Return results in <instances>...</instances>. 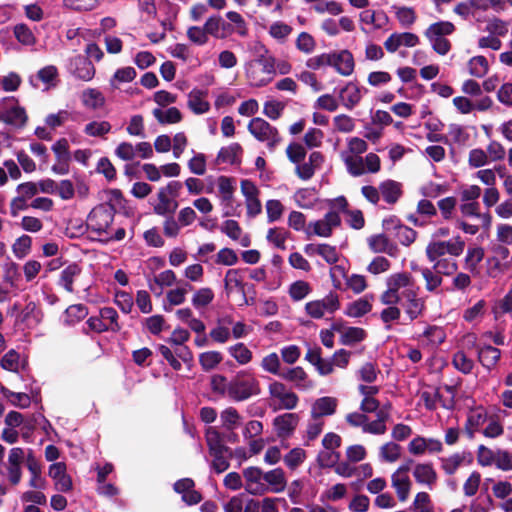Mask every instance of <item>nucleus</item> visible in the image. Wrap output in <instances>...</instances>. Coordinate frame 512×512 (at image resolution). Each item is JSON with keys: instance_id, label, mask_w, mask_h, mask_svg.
Returning a JSON list of instances; mask_svg holds the SVG:
<instances>
[{"instance_id": "nucleus-1", "label": "nucleus", "mask_w": 512, "mask_h": 512, "mask_svg": "<svg viewBox=\"0 0 512 512\" xmlns=\"http://www.w3.org/2000/svg\"><path fill=\"white\" fill-rule=\"evenodd\" d=\"M416 290L419 287L409 273H394L386 278V290L380 295V301L384 305L398 304Z\"/></svg>"}, {"instance_id": "nucleus-2", "label": "nucleus", "mask_w": 512, "mask_h": 512, "mask_svg": "<svg viewBox=\"0 0 512 512\" xmlns=\"http://www.w3.org/2000/svg\"><path fill=\"white\" fill-rule=\"evenodd\" d=\"M416 290L419 287L409 273H394L386 278V290L380 295V301L384 305L398 304Z\"/></svg>"}, {"instance_id": "nucleus-3", "label": "nucleus", "mask_w": 512, "mask_h": 512, "mask_svg": "<svg viewBox=\"0 0 512 512\" xmlns=\"http://www.w3.org/2000/svg\"><path fill=\"white\" fill-rule=\"evenodd\" d=\"M260 393V383L249 370H240L229 381L228 397L240 402Z\"/></svg>"}, {"instance_id": "nucleus-4", "label": "nucleus", "mask_w": 512, "mask_h": 512, "mask_svg": "<svg viewBox=\"0 0 512 512\" xmlns=\"http://www.w3.org/2000/svg\"><path fill=\"white\" fill-rule=\"evenodd\" d=\"M245 71L252 86H265L272 81L275 74V58L259 55L256 59L246 64Z\"/></svg>"}, {"instance_id": "nucleus-5", "label": "nucleus", "mask_w": 512, "mask_h": 512, "mask_svg": "<svg viewBox=\"0 0 512 512\" xmlns=\"http://www.w3.org/2000/svg\"><path fill=\"white\" fill-rule=\"evenodd\" d=\"M464 249L465 242L460 236H455L448 241L431 238L426 246L425 253L429 261H435L445 258L446 255L458 257L463 253Z\"/></svg>"}, {"instance_id": "nucleus-6", "label": "nucleus", "mask_w": 512, "mask_h": 512, "mask_svg": "<svg viewBox=\"0 0 512 512\" xmlns=\"http://www.w3.org/2000/svg\"><path fill=\"white\" fill-rule=\"evenodd\" d=\"M347 146L348 148L340 153V157L349 174L354 177L361 176L363 172L359 168L361 154L367 150L368 145L365 140L359 137H350L347 140Z\"/></svg>"}, {"instance_id": "nucleus-7", "label": "nucleus", "mask_w": 512, "mask_h": 512, "mask_svg": "<svg viewBox=\"0 0 512 512\" xmlns=\"http://www.w3.org/2000/svg\"><path fill=\"white\" fill-rule=\"evenodd\" d=\"M115 215L114 208L109 204H101L95 207L87 218V226L100 237L108 234V230Z\"/></svg>"}, {"instance_id": "nucleus-8", "label": "nucleus", "mask_w": 512, "mask_h": 512, "mask_svg": "<svg viewBox=\"0 0 512 512\" xmlns=\"http://www.w3.org/2000/svg\"><path fill=\"white\" fill-rule=\"evenodd\" d=\"M249 132L259 141L273 149L279 142L278 130L260 117L253 118L248 124Z\"/></svg>"}, {"instance_id": "nucleus-9", "label": "nucleus", "mask_w": 512, "mask_h": 512, "mask_svg": "<svg viewBox=\"0 0 512 512\" xmlns=\"http://www.w3.org/2000/svg\"><path fill=\"white\" fill-rule=\"evenodd\" d=\"M2 109L5 124L16 128H22L23 126H25L28 117L25 109L19 104L16 98H3Z\"/></svg>"}, {"instance_id": "nucleus-10", "label": "nucleus", "mask_w": 512, "mask_h": 512, "mask_svg": "<svg viewBox=\"0 0 512 512\" xmlns=\"http://www.w3.org/2000/svg\"><path fill=\"white\" fill-rule=\"evenodd\" d=\"M340 224V215L336 211H328L322 219L310 222L307 225L306 234L326 238L331 236L333 230Z\"/></svg>"}, {"instance_id": "nucleus-11", "label": "nucleus", "mask_w": 512, "mask_h": 512, "mask_svg": "<svg viewBox=\"0 0 512 512\" xmlns=\"http://www.w3.org/2000/svg\"><path fill=\"white\" fill-rule=\"evenodd\" d=\"M225 17L228 21L219 15V26L222 39H226L234 33L240 36H245L247 34V24L240 13L236 11H228L225 14Z\"/></svg>"}, {"instance_id": "nucleus-12", "label": "nucleus", "mask_w": 512, "mask_h": 512, "mask_svg": "<svg viewBox=\"0 0 512 512\" xmlns=\"http://www.w3.org/2000/svg\"><path fill=\"white\" fill-rule=\"evenodd\" d=\"M68 72L78 80L89 82L96 73L93 63L88 57L77 55L69 59L67 64Z\"/></svg>"}, {"instance_id": "nucleus-13", "label": "nucleus", "mask_w": 512, "mask_h": 512, "mask_svg": "<svg viewBox=\"0 0 512 512\" xmlns=\"http://www.w3.org/2000/svg\"><path fill=\"white\" fill-rule=\"evenodd\" d=\"M269 394L271 398L277 401L282 409L292 410L298 404V396L289 390L283 383L273 381L269 384Z\"/></svg>"}, {"instance_id": "nucleus-14", "label": "nucleus", "mask_w": 512, "mask_h": 512, "mask_svg": "<svg viewBox=\"0 0 512 512\" xmlns=\"http://www.w3.org/2000/svg\"><path fill=\"white\" fill-rule=\"evenodd\" d=\"M409 471V464H403L391 475V485L401 502H405L409 498L412 487Z\"/></svg>"}, {"instance_id": "nucleus-15", "label": "nucleus", "mask_w": 512, "mask_h": 512, "mask_svg": "<svg viewBox=\"0 0 512 512\" xmlns=\"http://www.w3.org/2000/svg\"><path fill=\"white\" fill-rule=\"evenodd\" d=\"M245 490L252 495H262L268 492V486L264 482V474L257 467H248L243 471Z\"/></svg>"}, {"instance_id": "nucleus-16", "label": "nucleus", "mask_w": 512, "mask_h": 512, "mask_svg": "<svg viewBox=\"0 0 512 512\" xmlns=\"http://www.w3.org/2000/svg\"><path fill=\"white\" fill-rule=\"evenodd\" d=\"M332 329L340 334V342L343 345H354L362 342L367 334L366 331L360 327L346 326L343 321L336 320L332 323Z\"/></svg>"}, {"instance_id": "nucleus-17", "label": "nucleus", "mask_w": 512, "mask_h": 512, "mask_svg": "<svg viewBox=\"0 0 512 512\" xmlns=\"http://www.w3.org/2000/svg\"><path fill=\"white\" fill-rule=\"evenodd\" d=\"M443 449L442 442L434 438L417 436L408 444V451L414 456H421L426 453H439Z\"/></svg>"}, {"instance_id": "nucleus-18", "label": "nucleus", "mask_w": 512, "mask_h": 512, "mask_svg": "<svg viewBox=\"0 0 512 512\" xmlns=\"http://www.w3.org/2000/svg\"><path fill=\"white\" fill-rule=\"evenodd\" d=\"M412 474L415 481L432 490L438 480V475L431 463H416L413 466Z\"/></svg>"}, {"instance_id": "nucleus-19", "label": "nucleus", "mask_w": 512, "mask_h": 512, "mask_svg": "<svg viewBox=\"0 0 512 512\" xmlns=\"http://www.w3.org/2000/svg\"><path fill=\"white\" fill-rule=\"evenodd\" d=\"M299 416L296 413H284L273 420V427L278 437L286 439L290 437L298 423Z\"/></svg>"}, {"instance_id": "nucleus-20", "label": "nucleus", "mask_w": 512, "mask_h": 512, "mask_svg": "<svg viewBox=\"0 0 512 512\" xmlns=\"http://www.w3.org/2000/svg\"><path fill=\"white\" fill-rule=\"evenodd\" d=\"M367 90L355 82H348L339 92V99L342 105L348 110H352L359 104L363 94Z\"/></svg>"}, {"instance_id": "nucleus-21", "label": "nucleus", "mask_w": 512, "mask_h": 512, "mask_svg": "<svg viewBox=\"0 0 512 512\" xmlns=\"http://www.w3.org/2000/svg\"><path fill=\"white\" fill-rule=\"evenodd\" d=\"M331 67L342 76H349L354 71V58L350 51L341 50L331 52Z\"/></svg>"}, {"instance_id": "nucleus-22", "label": "nucleus", "mask_w": 512, "mask_h": 512, "mask_svg": "<svg viewBox=\"0 0 512 512\" xmlns=\"http://www.w3.org/2000/svg\"><path fill=\"white\" fill-rule=\"evenodd\" d=\"M153 212L159 216H171L176 212L179 204L177 199L170 197L160 189L157 191L156 198L151 202Z\"/></svg>"}, {"instance_id": "nucleus-23", "label": "nucleus", "mask_w": 512, "mask_h": 512, "mask_svg": "<svg viewBox=\"0 0 512 512\" xmlns=\"http://www.w3.org/2000/svg\"><path fill=\"white\" fill-rule=\"evenodd\" d=\"M48 475L54 480L55 488L61 492L72 489V480L66 473V465L63 462L53 463L49 466Z\"/></svg>"}, {"instance_id": "nucleus-24", "label": "nucleus", "mask_w": 512, "mask_h": 512, "mask_svg": "<svg viewBox=\"0 0 512 512\" xmlns=\"http://www.w3.org/2000/svg\"><path fill=\"white\" fill-rule=\"evenodd\" d=\"M418 43H419V38L416 34L410 33V32H404V33L391 34L384 42V46L388 52L394 53L401 46L414 47Z\"/></svg>"}, {"instance_id": "nucleus-25", "label": "nucleus", "mask_w": 512, "mask_h": 512, "mask_svg": "<svg viewBox=\"0 0 512 512\" xmlns=\"http://www.w3.org/2000/svg\"><path fill=\"white\" fill-rule=\"evenodd\" d=\"M390 409L391 405L386 404L382 406L378 412L376 413V420L369 422V419L366 420L365 426L363 428L364 433L373 434V435H383L387 431L386 422L390 417Z\"/></svg>"}, {"instance_id": "nucleus-26", "label": "nucleus", "mask_w": 512, "mask_h": 512, "mask_svg": "<svg viewBox=\"0 0 512 512\" xmlns=\"http://www.w3.org/2000/svg\"><path fill=\"white\" fill-rule=\"evenodd\" d=\"M418 291L419 290L409 293L407 297L403 298L401 301L405 314L411 321L422 316L425 310V300L419 297Z\"/></svg>"}, {"instance_id": "nucleus-27", "label": "nucleus", "mask_w": 512, "mask_h": 512, "mask_svg": "<svg viewBox=\"0 0 512 512\" xmlns=\"http://www.w3.org/2000/svg\"><path fill=\"white\" fill-rule=\"evenodd\" d=\"M220 230L233 241H238L242 247H248L251 244L250 236L243 233L240 225L235 220L224 221L220 226Z\"/></svg>"}, {"instance_id": "nucleus-28", "label": "nucleus", "mask_w": 512, "mask_h": 512, "mask_svg": "<svg viewBox=\"0 0 512 512\" xmlns=\"http://www.w3.org/2000/svg\"><path fill=\"white\" fill-rule=\"evenodd\" d=\"M280 377L292 382L294 386L300 390H308L314 386L313 382L309 380L306 372L299 366L282 372Z\"/></svg>"}, {"instance_id": "nucleus-29", "label": "nucleus", "mask_w": 512, "mask_h": 512, "mask_svg": "<svg viewBox=\"0 0 512 512\" xmlns=\"http://www.w3.org/2000/svg\"><path fill=\"white\" fill-rule=\"evenodd\" d=\"M194 482L190 478L178 480L174 484V490L182 494V499L189 505L197 504L201 500V495L193 489Z\"/></svg>"}, {"instance_id": "nucleus-30", "label": "nucleus", "mask_w": 512, "mask_h": 512, "mask_svg": "<svg viewBox=\"0 0 512 512\" xmlns=\"http://www.w3.org/2000/svg\"><path fill=\"white\" fill-rule=\"evenodd\" d=\"M82 105L89 110H98L105 105V96L97 88H86L80 94Z\"/></svg>"}, {"instance_id": "nucleus-31", "label": "nucleus", "mask_w": 512, "mask_h": 512, "mask_svg": "<svg viewBox=\"0 0 512 512\" xmlns=\"http://www.w3.org/2000/svg\"><path fill=\"white\" fill-rule=\"evenodd\" d=\"M396 222L395 219L385 220L384 226L386 229L395 228L398 241L405 246H409L415 241L417 232L408 226L399 225Z\"/></svg>"}, {"instance_id": "nucleus-32", "label": "nucleus", "mask_w": 512, "mask_h": 512, "mask_svg": "<svg viewBox=\"0 0 512 512\" xmlns=\"http://www.w3.org/2000/svg\"><path fill=\"white\" fill-rule=\"evenodd\" d=\"M337 400L333 397H321L312 404L311 416L322 418L333 415L336 411Z\"/></svg>"}, {"instance_id": "nucleus-33", "label": "nucleus", "mask_w": 512, "mask_h": 512, "mask_svg": "<svg viewBox=\"0 0 512 512\" xmlns=\"http://www.w3.org/2000/svg\"><path fill=\"white\" fill-rule=\"evenodd\" d=\"M360 22L362 25L369 26L372 29H382L388 23V17L383 11L364 10L360 13Z\"/></svg>"}, {"instance_id": "nucleus-34", "label": "nucleus", "mask_w": 512, "mask_h": 512, "mask_svg": "<svg viewBox=\"0 0 512 512\" xmlns=\"http://www.w3.org/2000/svg\"><path fill=\"white\" fill-rule=\"evenodd\" d=\"M420 401L428 410H434L437 407V403L440 402L446 409L453 407V400H443L442 395L437 389L424 390L420 393Z\"/></svg>"}, {"instance_id": "nucleus-35", "label": "nucleus", "mask_w": 512, "mask_h": 512, "mask_svg": "<svg viewBox=\"0 0 512 512\" xmlns=\"http://www.w3.org/2000/svg\"><path fill=\"white\" fill-rule=\"evenodd\" d=\"M81 272L82 268L79 264L72 263L68 265L61 271L58 284L67 292L72 293L74 291L73 283L80 276Z\"/></svg>"}, {"instance_id": "nucleus-36", "label": "nucleus", "mask_w": 512, "mask_h": 512, "mask_svg": "<svg viewBox=\"0 0 512 512\" xmlns=\"http://www.w3.org/2000/svg\"><path fill=\"white\" fill-rule=\"evenodd\" d=\"M500 356L501 351L491 345H483L478 349V360L488 370L496 366Z\"/></svg>"}, {"instance_id": "nucleus-37", "label": "nucleus", "mask_w": 512, "mask_h": 512, "mask_svg": "<svg viewBox=\"0 0 512 512\" xmlns=\"http://www.w3.org/2000/svg\"><path fill=\"white\" fill-rule=\"evenodd\" d=\"M264 482L268 486V492L279 493L286 487V479L282 469L277 468L264 474Z\"/></svg>"}, {"instance_id": "nucleus-38", "label": "nucleus", "mask_w": 512, "mask_h": 512, "mask_svg": "<svg viewBox=\"0 0 512 512\" xmlns=\"http://www.w3.org/2000/svg\"><path fill=\"white\" fill-rule=\"evenodd\" d=\"M187 105L195 114H204L210 109L206 93L198 89H194L188 94Z\"/></svg>"}, {"instance_id": "nucleus-39", "label": "nucleus", "mask_w": 512, "mask_h": 512, "mask_svg": "<svg viewBox=\"0 0 512 512\" xmlns=\"http://www.w3.org/2000/svg\"><path fill=\"white\" fill-rule=\"evenodd\" d=\"M487 312V303L485 300H478L473 306L466 308L463 311V319L467 323L477 325L484 318Z\"/></svg>"}, {"instance_id": "nucleus-40", "label": "nucleus", "mask_w": 512, "mask_h": 512, "mask_svg": "<svg viewBox=\"0 0 512 512\" xmlns=\"http://www.w3.org/2000/svg\"><path fill=\"white\" fill-rule=\"evenodd\" d=\"M369 247L376 253H387L394 255L396 252L395 245L384 234L373 235L368 239Z\"/></svg>"}, {"instance_id": "nucleus-41", "label": "nucleus", "mask_w": 512, "mask_h": 512, "mask_svg": "<svg viewBox=\"0 0 512 512\" xmlns=\"http://www.w3.org/2000/svg\"><path fill=\"white\" fill-rule=\"evenodd\" d=\"M242 147L238 143H232L220 149L217 155L219 163L237 164L241 161Z\"/></svg>"}, {"instance_id": "nucleus-42", "label": "nucleus", "mask_w": 512, "mask_h": 512, "mask_svg": "<svg viewBox=\"0 0 512 512\" xmlns=\"http://www.w3.org/2000/svg\"><path fill=\"white\" fill-rule=\"evenodd\" d=\"M268 34L278 43H285L293 32L292 26L283 21H274L268 27Z\"/></svg>"}, {"instance_id": "nucleus-43", "label": "nucleus", "mask_w": 512, "mask_h": 512, "mask_svg": "<svg viewBox=\"0 0 512 512\" xmlns=\"http://www.w3.org/2000/svg\"><path fill=\"white\" fill-rule=\"evenodd\" d=\"M228 354L239 364L247 365L253 359L252 351L242 342L233 344L227 348Z\"/></svg>"}, {"instance_id": "nucleus-44", "label": "nucleus", "mask_w": 512, "mask_h": 512, "mask_svg": "<svg viewBox=\"0 0 512 512\" xmlns=\"http://www.w3.org/2000/svg\"><path fill=\"white\" fill-rule=\"evenodd\" d=\"M293 199L303 209H311L318 201L317 191L312 188H302L295 192Z\"/></svg>"}, {"instance_id": "nucleus-45", "label": "nucleus", "mask_w": 512, "mask_h": 512, "mask_svg": "<svg viewBox=\"0 0 512 512\" xmlns=\"http://www.w3.org/2000/svg\"><path fill=\"white\" fill-rule=\"evenodd\" d=\"M153 116L161 124H175L182 120V114L176 107L167 109L155 108L152 111Z\"/></svg>"}, {"instance_id": "nucleus-46", "label": "nucleus", "mask_w": 512, "mask_h": 512, "mask_svg": "<svg viewBox=\"0 0 512 512\" xmlns=\"http://www.w3.org/2000/svg\"><path fill=\"white\" fill-rule=\"evenodd\" d=\"M27 468L31 475L29 486L38 490L45 489L46 480L41 476V466L32 456L28 457Z\"/></svg>"}, {"instance_id": "nucleus-47", "label": "nucleus", "mask_w": 512, "mask_h": 512, "mask_svg": "<svg viewBox=\"0 0 512 512\" xmlns=\"http://www.w3.org/2000/svg\"><path fill=\"white\" fill-rule=\"evenodd\" d=\"M380 193L389 204H394L401 196V185L393 180H386L380 184Z\"/></svg>"}, {"instance_id": "nucleus-48", "label": "nucleus", "mask_w": 512, "mask_h": 512, "mask_svg": "<svg viewBox=\"0 0 512 512\" xmlns=\"http://www.w3.org/2000/svg\"><path fill=\"white\" fill-rule=\"evenodd\" d=\"M215 294L209 287H202L197 289L191 298L193 307L197 310L205 309L214 300Z\"/></svg>"}, {"instance_id": "nucleus-49", "label": "nucleus", "mask_w": 512, "mask_h": 512, "mask_svg": "<svg viewBox=\"0 0 512 512\" xmlns=\"http://www.w3.org/2000/svg\"><path fill=\"white\" fill-rule=\"evenodd\" d=\"M487 418L483 410H473L468 414L465 424V432L470 439L474 438L475 432L482 426Z\"/></svg>"}, {"instance_id": "nucleus-50", "label": "nucleus", "mask_w": 512, "mask_h": 512, "mask_svg": "<svg viewBox=\"0 0 512 512\" xmlns=\"http://www.w3.org/2000/svg\"><path fill=\"white\" fill-rule=\"evenodd\" d=\"M348 487L344 483H336L323 491L321 501L337 502L346 498Z\"/></svg>"}, {"instance_id": "nucleus-51", "label": "nucleus", "mask_w": 512, "mask_h": 512, "mask_svg": "<svg viewBox=\"0 0 512 512\" xmlns=\"http://www.w3.org/2000/svg\"><path fill=\"white\" fill-rule=\"evenodd\" d=\"M0 366L10 372L18 373L20 368L24 366L20 354L14 349L9 350L0 360Z\"/></svg>"}, {"instance_id": "nucleus-52", "label": "nucleus", "mask_w": 512, "mask_h": 512, "mask_svg": "<svg viewBox=\"0 0 512 512\" xmlns=\"http://www.w3.org/2000/svg\"><path fill=\"white\" fill-rule=\"evenodd\" d=\"M0 392L2 393L3 397L6 398L13 406L26 408L31 403L30 396L26 393L13 392L4 386L0 387Z\"/></svg>"}, {"instance_id": "nucleus-53", "label": "nucleus", "mask_w": 512, "mask_h": 512, "mask_svg": "<svg viewBox=\"0 0 512 512\" xmlns=\"http://www.w3.org/2000/svg\"><path fill=\"white\" fill-rule=\"evenodd\" d=\"M469 74L473 77L482 78L489 71V63L488 60L484 56H474L472 57L468 64Z\"/></svg>"}, {"instance_id": "nucleus-54", "label": "nucleus", "mask_w": 512, "mask_h": 512, "mask_svg": "<svg viewBox=\"0 0 512 512\" xmlns=\"http://www.w3.org/2000/svg\"><path fill=\"white\" fill-rule=\"evenodd\" d=\"M13 34L16 40L24 46H33L37 42L36 36L26 24L20 23L15 25Z\"/></svg>"}, {"instance_id": "nucleus-55", "label": "nucleus", "mask_w": 512, "mask_h": 512, "mask_svg": "<svg viewBox=\"0 0 512 512\" xmlns=\"http://www.w3.org/2000/svg\"><path fill=\"white\" fill-rule=\"evenodd\" d=\"M372 309L370 301L365 298H360L350 303L345 310V314L349 317L359 318L369 313Z\"/></svg>"}, {"instance_id": "nucleus-56", "label": "nucleus", "mask_w": 512, "mask_h": 512, "mask_svg": "<svg viewBox=\"0 0 512 512\" xmlns=\"http://www.w3.org/2000/svg\"><path fill=\"white\" fill-rule=\"evenodd\" d=\"M112 126L106 120L91 121L84 127V133L90 137H104L110 133Z\"/></svg>"}, {"instance_id": "nucleus-57", "label": "nucleus", "mask_w": 512, "mask_h": 512, "mask_svg": "<svg viewBox=\"0 0 512 512\" xmlns=\"http://www.w3.org/2000/svg\"><path fill=\"white\" fill-rule=\"evenodd\" d=\"M190 290H192V286L189 283H184L169 290L166 294V300L171 306L181 305L185 302L187 293Z\"/></svg>"}, {"instance_id": "nucleus-58", "label": "nucleus", "mask_w": 512, "mask_h": 512, "mask_svg": "<svg viewBox=\"0 0 512 512\" xmlns=\"http://www.w3.org/2000/svg\"><path fill=\"white\" fill-rule=\"evenodd\" d=\"M88 315V309L82 304L69 306L64 314V322L68 325H74Z\"/></svg>"}, {"instance_id": "nucleus-59", "label": "nucleus", "mask_w": 512, "mask_h": 512, "mask_svg": "<svg viewBox=\"0 0 512 512\" xmlns=\"http://www.w3.org/2000/svg\"><path fill=\"white\" fill-rule=\"evenodd\" d=\"M223 360V355L218 351H206L199 355V364L204 371L215 369Z\"/></svg>"}, {"instance_id": "nucleus-60", "label": "nucleus", "mask_w": 512, "mask_h": 512, "mask_svg": "<svg viewBox=\"0 0 512 512\" xmlns=\"http://www.w3.org/2000/svg\"><path fill=\"white\" fill-rule=\"evenodd\" d=\"M222 426L229 431L236 429L241 422V416L233 407L224 409L220 414Z\"/></svg>"}, {"instance_id": "nucleus-61", "label": "nucleus", "mask_w": 512, "mask_h": 512, "mask_svg": "<svg viewBox=\"0 0 512 512\" xmlns=\"http://www.w3.org/2000/svg\"><path fill=\"white\" fill-rule=\"evenodd\" d=\"M58 75V69L54 65H47L37 72V78L45 84L46 89L57 85Z\"/></svg>"}, {"instance_id": "nucleus-62", "label": "nucleus", "mask_w": 512, "mask_h": 512, "mask_svg": "<svg viewBox=\"0 0 512 512\" xmlns=\"http://www.w3.org/2000/svg\"><path fill=\"white\" fill-rule=\"evenodd\" d=\"M430 262L433 263V269L440 275L450 276L458 269L456 260L451 257L440 258Z\"/></svg>"}, {"instance_id": "nucleus-63", "label": "nucleus", "mask_w": 512, "mask_h": 512, "mask_svg": "<svg viewBox=\"0 0 512 512\" xmlns=\"http://www.w3.org/2000/svg\"><path fill=\"white\" fill-rule=\"evenodd\" d=\"M205 437L210 453H220L226 451V448L222 443L221 435L214 427H209L206 430Z\"/></svg>"}, {"instance_id": "nucleus-64", "label": "nucleus", "mask_w": 512, "mask_h": 512, "mask_svg": "<svg viewBox=\"0 0 512 512\" xmlns=\"http://www.w3.org/2000/svg\"><path fill=\"white\" fill-rule=\"evenodd\" d=\"M452 363L455 369L463 374L471 373L474 368V361L461 350L453 355Z\"/></svg>"}]
</instances>
